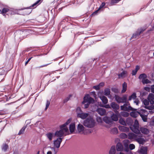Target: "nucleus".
<instances>
[{
	"label": "nucleus",
	"instance_id": "obj_58",
	"mask_svg": "<svg viewBox=\"0 0 154 154\" xmlns=\"http://www.w3.org/2000/svg\"><path fill=\"white\" fill-rule=\"evenodd\" d=\"M84 104V108H88L89 104H88V103H85Z\"/></svg>",
	"mask_w": 154,
	"mask_h": 154
},
{
	"label": "nucleus",
	"instance_id": "obj_59",
	"mask_svg": "<svg viewBox=\"0 0 154 154\" xmlns=\"http://www.w3.org/2000/svg\"><path fill=\"white\" fill-rule=\"evenodd\" d=\"M137 73V72L135 71L134 70H133L132 72V75H136Z\"/></svg>",
	"mask_w": 154,
	"mask_h": 154
},
{
	"label": "nucleus",
	"instance_id": "obj_24",
	"mask_svg": "<svg viewBox=\"0 0 154 154\" xmlns=\"http://www.w3.org/2000/svg\"><path fill=\"white\" fill-rule=\"evenodd\" d=\"M110 106L113 109H118L119 108V106L115 103L113 102L110 104Z\"/></svg>",
	"mask_w": 154,
	"mask_h": 154
},
{
	"label": "nucleus",
	"instance_id": "obj_60",
	"mask_svg": "<svg viewBox=\"0 0 154 154\" xmlns=\"http://www.w3.org/2000/svg\"><path fill=\"white\" fill-rule=\"evenodd\" d=\"M91 95H93L94 97H95L96 96V94H95V92L94 91L92 92L91 93Z\"/></svg>",
	"mask_w": 154,
	"mask_h": 154
},
{
	"label": "nucleus",
	"instance_id": "obj_57",
	"mask_svg": "<svg viewBox=\"0 0 154 154\" xmlns=\"http://www.w3.org/2000/svg\"><path fill=\"white\" fill-rule=\"evenodd\" d=\"M139 102V101L137 99H135V100L134 101V103L137 105H138Z\"/></svg>",
	"mask_w": 154,
	"mask_h": 154
},
{
	"label": "nucleus",
	"instance_id": "obj_61",
	"mask_svg": "<svg viewBox=\"0 0 154 154\" xmlns=\"http://www.w3.org/2000/svg\"><path fill=\"white\" fill-rule=\"evenodd\" d=\"M140 69V67L139 66H136V67H135V69H134V70L135 71H136V72H137V71H138V70L139 69Z\"/></svg>",
	"mask_w": 154,
	"mask_h": 154
},
{
	"label": "nucleus",
	"instance_id": "obj_46",
	"mask_svg": "<svg viewBox=\"0 0 154 154\" xmlns=\"http://www.w3.org/2000/svg\"><path fill=\"white\" fill-rule=\"evenodd\" d=\"M129 148L130 150H132L135 148V146L133 144H130L129 145Z\"/></svg>",
	"mask_w": 154,
	"mask_h": 154
},
{
	"label": "nucleus",
	"instance_id": "obj_8",
	"mask_svg": "<svg viewBox=\"0 0 154 154\" xmlns=\"http://www.w3.org/2000/svg\"><path fill=\"white\" fill-rule=\"evenodd\" d=\"M60 130L59 131H56L55 133V135L57 137L61 138L60 137L63 136L65 132H67L64 131L63 128L62 127V128H61L60 126Z\"/></svg>",
	"mask_w": 154,
	"mask_h": 154
},
{
	"label": "nucleus",
	"instance_id": "obj_5",
	"mask_svg": "<svg viewBox=\"0 0 154 154\" xmlns=\"http://www.w3.org/2000/svg\"><path fill=\"white\" fill-rule=\"evenodd\" d=\"M127 95H124L122 97H120L118 95H115V100L118 103H125L126 102L127 100Z\"/></svg>",
	"mask_w": 154,
	"mask_h": 154
},
{
	"label": "nucleus",
	"instance_id": "obj_15",
	"mask_svg": "<svg viewBox=\"0 0 154 154\" xmlns=\"http://www.w3.org/2000/svg\"><path fill=\"white\" fill-rule=\"evenodd\" d=\"M140 132L145 134H147L149 133V130L145 127H142L140 128Z\"/></svg>",
	"mask_w": 154,
	"mask_h": 154
},
{
	"label": "nucleus",
	"instance_id": "obj_30",
	"mask_svg": "<svg viewBox=\"0 0 154 154\" xmlns=\"http://www.w3.org/2000/svg\"><path fill=\"white\" fill-rule=\"evenodd\" d=\"M9 11L8 8H3L2 10H0V13H2L3 14L6 13L7 12ZM4 15V14H3Z\"/></svg>",
	"mask_w": 154,
	"mask_h": 154
},
{
	"label": "nucleus",
	"instance_id": "obj_20",
	"mask_svg": "<svg viewBox=\"0 0 154 154\" xmlns=\"http://www.w3.org/2000/svg\"><path fill=\"white\" fill-rule=\"evenodd\" d=\"M119 130L122 131L127 132L129 131L128 128L123 126H120L119 127Z\"/></svg>",
	"mask_w": 154,
	"mask_h": 154
},
{
	"label": "nucleus",
	"instance_id": "obj_19",
	"mask_svg": "<svg viewBox=\"0 0 154 154\" xmlns=\"http://www.w3.org/2000/svg\"><path fill=\"white\" fill-rule=\"evenodd\" d=\"M136 109V110H133L132 111H134L131 112L130 113L131 116L134 118H136L139 115L138 109L137 110V109Z\"/></svg>",
	"mask_w": 154,
	"mask_h": 154
},
{
	"label": "nucleus",
	"instance_id": "obj_62",
	"mask_svg": "<svg viewBox=\"0 0 154 154\" xmlns=\"http://www.w3.org/2000/svg\"><path fill=\"white\" fill-rule=\"evenodd\" d=\"M140 69V67L139 66H136V67H135V69H134V70L135 71H136V72H137V71H138V70L139 69Z\"/></svg>",
	"mask_w": 154,
	"mask_h": 154
},
{
	"label": "nucleus",
	"instance_id": "obj_50",
	"mask_svg": "<svg viewBox=\"0 0 154 154\" xmlns=\"http://www.w3.org/2000/svg\"><path fill=\"white\" fill-rule=\"evenodd\" d=\"M121 0H112L111 1V4H113L114 3H118Z\"/></svg>",
	"mask_w": 154,
	"mask_h": 154
},
{
	"label": "nucleus",
	"instance_id": "obj_7",
	"mask_svg": "<svg viewBox=\"0 0 154 154\" xmlns=\"http://www.w3.org/2000/svg\"><path fill=\"white\" fill-rule=\"evenodd\" d=\"M94 101V99L90 97L88 94L86 95L84 98V100L82 101V103H88V104L93 103Z\"/></svg>",
	"mask_w": 154,
	"mask_h": 154
},
{
	"label": "nucleus",
	"instance_id": "obj_52",
	"mask_svg": "<svg viewBox=\"0 0 154 154\" xmlns=\"http://www.w3.org/2000/svg\"><path fill=\"white\" fill-rule=\"evenodd\" d=\"M71 96V95H69L68 97L65 99L63 101L64 103H65L67 102L69 100V98Z\"/></svg>",
	"mask_w": 154,
	"mask_h": 154
},
{
	"label": "nucleus",
	"instance_id": "obj_34",
	"mask_svg": "<svg viewBox=\"0 0 154 154\" xmlns=\"http://www.w3.org/2000/svg\"><path fill=\"white\" fill-rule=\"evenodd\" d=\"M2 148L4 152H6L7 151L8 148V146L6 143H4L3 144Z\"/></svg>",
	"mask_w": 154,
	"mask_h": 154
},
{
	"label": "nucleus",
	"instance_id": "obj_25",
	"mask_svg": "<svg viewBox=\"0 0 154 154\" xmlns=\"http://www.w3.org/2000/svg\"><path fill=\"white\" fill-rule=\"evenodd\" d=\"M69 129L71 133H72L74 131L75 129V124L74 123H71L69 125Z\"/></svg>",
	"mask_w": 154,
	"mask_h": 154
},
{
	"label": "nucleus",
	"instance_id": "obj_14",
	"mask_svg": "<svg viewBox=\"0 0 154 154\" xmlns=\"http://www.w3.org/2000/svg\"><path fill=\"white\" fill-rule=\"evenodd\" d=\"M148 99L151 104L153 105L154 104V94L152 93H149L148 97Z\"/></svg>",
	"mask_w": 154,
	"mask_h": 154
},
{
	"label": "nucleus",
	"instance_id": "obj_44",
	"mask_svg": "<svg viewBox=\"0 0 154 154\" xmlns=\"http://www.w3.org/2000/svg\"><path fill=\"white\" fill-rule=\"evenodd\" d=\"M145 108L150 110H152L154 109V105H152L150 106H146Z\"/></svg>",
	"mask_w": 154,
	"mask_h": 154
},
{
	"label": "nucleus",
	"instance_id": "obj_63",
	"mask_svg": "<svg viewBox=\"0 0 154 154\" xmlns=\"http://www.w3.org/2000/svg\"><path fill=\"white\" fill-rule=\"evenodd\" d=\"M5 112L3 110H0V115H2L5 114Z\"/></svg>",
	"mask_w": 154,
	"mask_h": 154
},
{
	"label": "nucleus",
	"instance_id": "obj_40",
	"mask_svg": "<svg viewBox=\"0 0 154 154\" xmlns=\"http://www.w3.org/2000/svg\"><path fill=\"white\" fill-rule=\"evenodd\" d=\"M58 151V149H56L54 147L51 148V151L52 154H56Z\"/></svg>",
	"mask_w": 154,
	"mask_h": 154
},
{
	"label": "nucleus",
	"instance_id": "obj_37",
	"mask_svg": "<svg viewBox=\"0 0 154 154\" xmlns=\"http://www.w3.org/2000/svg\"><path fill=\"white\" fill-rule=\"evenodd\" d=\"M111 133L112 134H117L118 133V129L116 128H115L112 129L111 130Z\"/></svg>",
	"mask_w": 154,
	"mask_h": 154
},
{
	"label": "nucleus",
	"instance_id": "obj_10",
	"mask_svg": "<svg viewBox=\"0 0 154 154\" xmlns=\"http://www.w3.org/2000/svg\"><path fill=\"white\" fill-rule=\"evenodd\" d=\"M71 121V119H69L65 123L60 126L61 128H62V127L63 128V129L65 132H69L68 129V128L66 127V126L69 124L70 122Z\"/></svg>",
	"mask_w": 154,
	"mask_h": 154
},
{
	"label": "nucleus",
	"instance_id": "obj_23",
	"mask_svg": "<svg viewBox=\"0 0 154 154\" xmlns=\"http://www.w3.org/2000/svg\"><path fill=\"white\" fill-rule=\"evenodd\" d=\"M116 150L117 151H121L123 149V146L122 144L120 143H118L116 146Z\"/></svg>",
	"mask_w": 154,
	"mask_h": 154
},
{
	"label": "nucleus",
	"instance_id": "obj_9",
	"mask_svg": "<svg viewBox=\"0 0 154 154\" xmlns=\"http://www.w3.org/2000/svg\"><path fill=\"white\" fill-rule=\"evenodd\" d=\"M116 114H113L111 116V118L112 121H117L118 120V117L120 115L119 112L117 110L114 111Z\"/></svg>",
	"mask_w": 154,
	"mask_h": 154
},
{
	"label": "nucleus",
	"instance_id": "obj_6",
	"mask_svg": "<svg viewBox=\"0 0 154 154\" xmlns=\"http://www.w3.org/2000/svg\"><path fill=\"white\" fill-rule=\"evenodd\" d=\"M123 105L120 106L121 109L122 110L129 111L130 110H136L135 109L132 108L130 105L129 103H125Z\"/></svg>",
	"mask_w": 154,
	"mask_h": 154
},
{
	"label": "nucleus",
	"instance_id": "obj_33",
	"mask_svg": "<svg viewBox=\"0 0 154 154\" xmlns=\"http://www.w3.org/2000/svg\"><path fill=\"white\" fill-rule=\"evenodd\" d=\"M116 151L115 146H112L109 150V154H115Z\"/></svg>",
	"mask_w": 154,
	"mask_h": 154
},
{
	"label": "nucleus",
	"instance_id": "obj_36",
	"mask_svg": "<svg viewBox=\"0 0 154 154\" xmlns=\"http://www.w3.org/2000/svg\"><path fill=\"white\" fill-rule=\"evenodd\" d=\"M137 97L136 94L135 93H134L132 94L129 97L128 100H131L132 99H135Z\"/></svg>",
	"mask_w": 154,
	"mask_h": 154
},
{
	"label": "nucleus",
	"instance_id": "obj_49",
	"mask_svg": "<svg viewBox=\"0 0 154 154\" xmlns=\"http://www.w3.org/2000/svg\"><path fill=\"white\" fill-rule=\"evenodd\" d=\"M50 104V102L48 100H47L46 103V107L45 110H46L48 108L49 105Z\"/></svg>",
	"mask_w": 154,
	"mask_h": 154
},
{
	"label": "nucleus",
	"instance_id": "obj_13",
	"mask_svg": "<svg viewBox=\"0 0 154 154\" xmlns=\"http://www.w3.org/2000/svg\"><path fill=\"white\" fill-rule=\"evenodd\" d=\"M62 141L61 138L59 137L56 140L54 141V144L55 146L57 148L60 147V143Z\"/></svg>",
	"mask_w": 154,
	"mask_h": 154
},
{
	"label": "nucleus",
	"instance_id": "obj_56",
	"mask_svg": "<svg viewBox=\"0 0 154 154\" xmlns=\"http://www.w3.org/2000/svg\"><path fill=\"white\" fill-rule=\"evenodd\" d=\"M150 89L151 92L154 94V85L151 86Z\"/></svg>",
	"mask_w": 154,
	"mask_h": 154
},
{
	"label": "nucleus",
	"instance_id": "obj_26",
	"mask_svg": "<svg viewBox=\"0 0 154 154\" xmlns=\"http://www.w3.org/2000/svg\"><path fill=\"white\" fill-rule=\"evenodd\" d=\"M41 0H38L36 2H35L34 4L32 5L31 6L27 7V9H29L31 7H33L34 8H36L38 5H39L41 2H40Z\"/></svg>",
	"mask_w": 154,
	"mask_h": 154
},
{
	"label": "nucleus",
	"instance_id": "obj_32",
	"mask_svg": "<svg viewBox=\"0 0 154 154\" xmlns=\"http://www.w3.org/2000/svg\"><path fill=\"white\" fill-rule=\"evenodd\" d=\"M147 149L146 147L141 148L140 149V152L142 154H146L147 152Z\"/></svg>",
	"mask_w": 154,
	"mask_h": 154
},
{
	"label": "nucleus",
	"instance_id": "obj_27",
	"mask_svg": "<svg viewBox=\"0 0 154 154\" xmlns=\"http://www.w3.org/2000/svg\"><path fill=\"white\" fill-rule=\"evenodd\" d=\"M105 5V3L104 2H102L100 6L99 7L98 9L97 10L95 11L92 14V15H95L99 11L100 9L101 8H103Z\"/></svg>",
	"mask_w": 154,
	"mask_h": 154
},
{
	"label": "nucleus",
	"instance_id": "obj_54",
	"mask_svg": "<svg viewBox=\"0 0 154 154\" xmlns=\"http://www.w3.org/2000/svg\"><path fill=\"white\" fill-rule=\"evenodd\" d=\"M69 17H65L63 20V21H61V23H62L63 22H67L69 20Z\"/></svg>",
	"mask_w": 154,
	"mask_h": 154
},
{
	"label": "nucleus",
	"instance_id": "obj_45",
	"mask_svg": "<svg viewBox=\"0 0 154 154\" xmlns=\"http://www.w3.org/2000/svg\"><path fill=\"white\" fill-rule=\"evenodd\" d=\"M97 121L98 123H102L103 122V119L100 117H97Z\"/></svg>",
	"mask_w": 154,
	"mask_h": 154
},
{
	"label": "nucleus",
	"instance_id": "obj_1",
	"mask_svg": "<svg viewBox=\"0 0 154 154\" xmlns=\"http://www.w3.org/2000/svg\"><path fill=\"white\" fill-rule=\"evenodd\" d=\"M95 122L92 118H87L83 122L84 125L88 128H92L95 125Z\"/></svg>",
	"mask_w": 154,
	"mask_h": 154
},
{
	"label": "nucleus",
	"instance_id": "obj_12",
	"mask_svg": "<svg viewBox=\"0 0 154 154\" xmlns=\"http://www.w3.org/2000/svg\"><path fill=\"white\" fill-rule=\"evenodd\" d=\"M96 112L100 115H105L106 113L105 109L102 108H98L96 110Z\"/></svg>",
	"mask_w": 154,
	"mask_h": 154
},
{
	"label": "nucleus",
	"instance_id": "obj_47",
	"mask_svg": "<svg viewBox=\"0 0 154 154\" xmlns=\"http://www.w3.org/2000/svg\"><path fill=\"white\" fill-rule=\"evenodd\" d=\"M119 122L122 125H126V123L125 122V121L122 119H120L119 120Z\"/></svg>",
	"mask_w": 154,
	"mask_h": 154
},
{
	"label": "nucleus",
	"instance_id": "obj_39",
	"mask_svg": "<svg viewBox=\"0 0 154 154\" xmlns=\"http://www.w3.org/2000/svg\"><path fill=\"white\" fill-rule=\"evenodd\" d=\"M104 94L106 96L110 95V90L109 88H106L104 90Z\"/></svg>",
	"mask_w": 154,
	"mask_h": 154
},
{
	"label": "nucleus",
	"instance_id": "obj_55",
	"mask_svg": "<svg viewBox=\"0 0 154 154\" xmlns=\"http://www.w3.org/2000/svg\"><path fill=\"white\" fill-rule=\"evenodd\" d=\"M93 88L97 90H99L100 88V87H99L98 85L96 86H94L93 87Z\"/></svg>",
	"mask_w": 154,
	"mask_h": 154
},
{
	"label": "nucleus",
	"instance_id": "obj_42",
	"mask_svg": "<svg viewBox=\"0 0 154 154\" xmlns=\"http://www.w3.org/2000/svg\"><path fill=\"white\" fill-rule=\"evenodd\" d=\"M26 128V127H23L21 129V130L19 131L18 133V134L19 135H20L21 134H23L25 130V129Z\"/></svg>",
	"mask_w": 154,
	"mask_h": 154
},
{
	"label": "nucleus",
	"instance_id": "obj_43",
	"mask_svg": "<svg viewBox=\"0 0 154 154\" xmlns=\"http://www.w3.org/2000/svg\"><path fill=\"white\" fill-rule=\"evenodd\" d=\"M120 137L122 138L125 139L128 137V135L125 133H122L120 134Z\"/></svg>",
	"mask_w": 154,
	"mask_h": 154
},
{
	"label": "nucleus",
	"instance_id": "obj_38",
	"mask_svg": "<svg viewBox=\"0 0 154 154\" xmlns=\"http://www.w3.org/2000/svg\"><path fill=\"white\" fill-rule=\"evenodd\" d=\"M141 82L143 84H148L151 82V81L146 79V78L144 80H142Z\"/></svg>",
	"mask_w": 154,
	"mask_h": 154
},
{
	"label": "nucleus",
	"instance_id": "obj_64",
	"mask_svg": "<svg viewBox=\"0 0 154 154\" xmlns=\"http://www.w3.org/2000/svg\"><path fill=\"white\" fill-rule=\"evenodd\" d=\"M99 86L100 88L101 87H102L104 85V83L103 82L100 83L99 85Z\"/></svg>",
	"mask_w": 154,
	"mask_h": 154
},
{
	"label": "nucleus",
	"instance_id": "obj_21",
	"mask_svg": "<svg viewBox=\"0 0 154 154\" xmlns=\"http://www.w3.org/2000/svg\"><path fill=\"white\" fill-rule=\"evenodd\" d=\"M129 141L128 140H125L123 141V145L125 148V151L128 152V144L129 143Z\"/></svg>",
	"mask_w": 154,
	"mask_h": 154
},
{
	"label": "nucleus",
	"instance_id": "obj_53",
	"mask_svg": "<svg viewBox=\"0 0 154 154\" xmlns=\"http://www.w3.org/2000/svg\"><path fill=\"white\" fill-rule=\"evenodd\" d=\"M121 115L124 116H127L128 115V113L126 112H122L121 113Z\"/></svg>",
	"mask_w": 154,
	"mask_h": 154
},
{
	"label": "nucleus",
	"instance_id": "obj_29",
	"mask_svg": "<svg viewBox=\"0 0 154 154\" xmlns=\"http://www.w3.org/2000/svg\"><path fill=\"white\" fill-rule=\"evenodd\" d=\"M135 140L140 144H143L144 142V139L141 137H137L136 139Z\"/></svg>",
	"mask_w": 154,
	"mask_h": 154
},
{
	"label": "nucleus",
	"instance_id": "obj_41",
	"mask_svg": "<svg viewBox=\"0 0 154 154\" xmlns=\"http://www.w3.org/2000/svg\"><path fill=\"white\" fill-rule=\"evenodd\" d=\"M127 73L126 71H123L120 74H119L118 76L119 78L123 77H125V75Z\"/></svg>",
	"mask_w": 154,
	"mask_h": 154
},
{
	"label": "nucleus",
	"instance_id": "obj_3",
	"mask_svg": "<svg viewBox=\"0 0 154 154\" xmlns=\"http://www.w3.org/2000/svg\"><path fill=\"white\" fill-rule=\"evenodd\" d=\"M138 114L144 122L147 121L149 112L146 110L142 109H138Z\"/></svg>",
	"mask_w": 154,
	"mask_h": 154
},
{
	"label": "nucleus",
	"instance_id": "obj_31",
	"mask_svg": "<svg viewBox=\"0 0 154 154\" xmlns=\"http://www.w3.org/2000/svg\"><path fill=\"white\" fill-rule=\"evenodd\" d=\"M127 84L125 82H124L122 84V92L124 93L127 90Z\"/></svg>",
	"mask_w": 154,
	"mask_h": 154
},
{
	"label": "nucleus",
	"instance_id": "obj_4",
	"mask_svg": "<svg viewBox=\"0 0 154 154\" xmlns=\"http://www.w3.org/2000/svg\"><path fill=\"white\" fill-rule=\"evenodd\" d=\"M131 130L136 134H140L139 129V124L138 121L136 120L133 125L130 127Z\"/></svg>",
	"mask_w": 154,
	"mask_h": 154
},
{
	"label": "nucleus",
	"instance_id": "obj_11",
	"mask_svg": "<svg viewBox=\"0 0 154 154\" xmlns=\"http://www.w3.org/2000/svg\"><path fill=\"white\" fill-rule=\"evenodd\" d=\"M144 29H142L138 30L135 33L133 34V36L131 38V39L134 38H139L140 35L144 31Z\"/></svg>",
	"mask_w": 154,
	"mask_h": 154
},
{
	"label": "nucleus",
	"instance_id": "obj_18",
	"mask_svg": "<svg viewBox=\"0 0 154 154\" xmlns=\"http://www.w3.org/2000/svg\"><path fill=\"white\" fill-rule=\"evenodd\" d=\"M45 136L50 141L52 140L54 137V133L52 132H48L45 134Z\"/></svg>",
	"mask_w": 154,
	"mask_h": 154
},
{
	"label": "nucleus",
	"instance_id": "obj_51",
	"mask_svg": "<svg viewBox=\"0 0 154 154\" xmlns=\"http://www.w3.org/2000/svg\"><path fill=\"white\" fill-rule=\"evenodd\" d=\"M76 112L77 115H78V113H80L81 112H82V111L81 110L80 108L78 107L76 109Z\"/></svg>",
	"mask_w": 154,
	"mask_h": 154
},
{
	"label": "nucleus",
	"instance_id": "obj_22",
	"mask_svg": "<svg viewBox=\"0 0 154 154\" xmlns=\"http://www.w3.org/2000/svg\"><path fill=\"white\" fill-rule=\"evenodd\" d=\"M137 137V136L136 135L132 133H129L128 134V138L130 140H135Z\"/></svg>",
	"mask_w": 154,
	"mask_h": 154
},
{
	"label": "nucleus",
	"instance_id": "obj_17",
	"mask_svg": "<svg viewBox=\"0 0 154 154\" xmlns=\"http://www.w3.org/2000/svg\"><path fill=\"white\" fill-rule=\"evenodd\" d=\"M103 121L108 124L110 125L112 124V121L110 117L105 116L103 119Z\"/></svg>",
	"mask_w": 154,
	"mask_h": 154
},
{
	"label": "nucleus",
	"instance_id": "obj_48",
	"mask_svg": "<svg viewBox=\"0 0 154 154\" xmlns=\"http://www.w3.org/2000/svg\"><path fill=\"white\" fill-rule=\"evenodd\" d=\"M149 101L145 99L143 101V103L145 106H147L149 104Z\"/></svg>",
	"mask_w": 154,
	"mask_h": 154
},
{
	"label": "nucleus",
	"instance_id": "obj_28",
	"mask_svg": "<svg viewBox=\"0 0 154 154\" xmlns=\"http://www.w3.org/2000/svg\"><path fill=\"white\" fill-rule=\"evenodd\" d=\"M100 97L104 104H106L108 103V99L105 96H101Z\"/></svg>",
	"mask_w": 154,
	"mask_h": 154
},
{
	"label": "nucleus",
	"instance_id": "obj_2",
	"mask_svg": "<svg viewBox=\"0 0 154 154\" xmlns=\"http://www.w3.org/2000/svg\"><path fill=\"white\" fill-rule=\"evenodd\" d=\"M77 130L78 132L81 134H87L92 132V131L90 129H85L84 126L80 124L78 125Z\"/></svg>",
	"mask_w": 154,
	"mask_h": 154
},
{
	"label": "nucleus",
	"instance_id": "obj_35",
	"mask_svg": "<svg viewBox=\"0 0 154 154\" xmlns=\"http://www.w3.org/2000/svg\"><path fill=\"white\" fill-rule=\"evenodd\" d=\"M147 75L144 73L141 74H140L139 77V79L140 80H144L145 79L147 78Z\"/></svg>",
	"mask_w": 154,
	"mask_h": 154
},
{
	"label": "nucleus",
	"instance_id": "obj_16",
	"mask_svg": "<svg viewBox=\"0 0 154 154\" xmlns=\"http://www.w3.org/2000/svg\"><path fill=\"white\" fill-rule=\"evenodd\" d=\"M89 115L88 113H85L82 112H81L80 113H78V115H77V117L82 119H84L88 117Z\"/></svg>",
	"mask_w": 154,
	"mask_h": 154
}]
</instances>
